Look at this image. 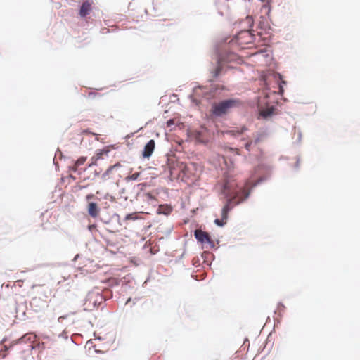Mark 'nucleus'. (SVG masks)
<instances>
[{"label": "nucleus", "instance_id": "f257e3e1", "mask_svg": "<svg viewBox=\"0 0 360 360\" xmlns=\"http://www.w3.org/2000/svg\"><path fill=\"white\" fill-rule=\"evenodd\" d=\"M221 192L227 199L233 198L235 204H239L248 198L249 193L245 190H237V184L233 176H225L221 187Z\"/></svg>", "mask_w": 360, "mask_h": 360}, {"label": "nucleus", "instance_id": "f03ea898", "mask_svg": "<svg viewBox=\"0 0 360 360\" xmlns=\"http://www.w3.org/2000/svg\"><path fill=\"white\" fill-rule=\"evenodd\" d=\"M243 102L238 98L224 100L212 105L211 112L216 117H221L229 112L231 109L242 106Z\"/></svg>", "mask_w": 360, "mask_h": 360}, {"label": "nucleus", "instance_id": "7ed1b4c3", "mask_svg": "<svg viewBox=\"0 0 360 360\" xmlns=\"http://www.w3.org/2000/svg\"><path fill=\"white\" fill-rule=\"evenodd\" d=\"M236 41L240 46L248 44L252 42L253 35L248 30H241L236 36Z\"/></svg>", "mask_w": 360, "mask_h": 360}, {"label": "nucleus", "instance_id": "20e7f679", "mask_svg": "<svg viewBox=\"0 0 360 360\" xmlns=\"http://www.w3.org/2000/svg\"><path fill=\"white\" fill-rule=\"evenodd\" d=\"M194 235L195 238L202 243H213L212 240L210 238V236L207 232H205L200 229H197L195 231Z\"/></svg>", "mask_w": 360, "mask_h": 360}, {"label": "nucleus", "instance_id": "39448f33", "mask_svg": "<svg viewBox=\"0 0 360 360\" xmlns=\"http://www.w3.org/2000/svg\"><path fill=\"white\" fill-rule=\"evenodd\" d=\"M93 1L86 0L84 1L79 9V15L82 18H85L93 10Z\"/></svg>", "mask_w": 360, "mask_h": 360}, {"label": "nucleus", "instance_id": "423d86ee", "mask_svg": "<svg viewBox=\"0 0 360 360\" xmlns=\"http://www.w3.org/2000/svg\"><path fill=\"white\" fill-rule=\"evenodd\" d=\"M108 150L98 149L96 151L95 155L91 158L90 163L88 165L89 167L96 165L98 160L103 159L104 155H107Z\"/></svg>", "mask_w": 360, "mask_h": 360}, {"label": "nucleus", "instance_id": "0eeeda50", "mask_svg": "<svg viewBox=\"0 0 360 360\" xmlns=\"http://www.w3.org/2000/svg\"><path fill=\"white\" fill-rule=\"evenodd\" d=\"M233 198H229L226 200V202L221 210V219L226 221L228 219V213L236 204Z\"/></svg>", "mask_w": 360, "mask_h": 360}, {"label": "nucleus", "instance_id": "6e6552de", "mask_svg": "<svg viewBox=\"0 0 360 360\" xmlns=\"http://www.w3.org/2000/svg\"><path fill=\"white\" fill-rule=\"evenodd\" d=\"M155 146V141L153 139L150 140L144 147V149L142 153L143 157L145 158H150L154 151Z\"/></svg>", "mask_w": 360, "mask_h": 360}, {"label": "nucleus", "instance_id": "1a4fd4ad", "mask_svg": "<svg viewBox=\"0 0 360 360\" xmlns=\"http://www.w3.org/2000/svg\"><path fill=\"white\" fill-rule=\"evenodd\" d=\"M87 211L91 217L96 218L99 214L100 209L96 202H89L88 204Z\"/></svg>", "mask_w": 360, "mask_h": 360}, {"label": "nucleus", "instance_id": "9d476101", "mask_svg": "<svg viewBox=\"0 0 360 360\" xmlns=\"http://www.w3.org/2000/svg\"><path fill=\"white\" fill-rule=\"evenodd\" d=\"M37 339V335L33 333H29L24 335L17 340V343L34 342Z\"/></svg>", "mask_w": 360, "mask_h": 360}, {"label": "nucleus", "instance_id": "9b49d317", "mask_svg": "<svg viewBox=\"0 0 360 360\" xmlns=\"http://www.w3.org/2000/svg\"><path fill=\"white\" fill-rule=\"evenodd\" d=\"M172 211V208L171 206L168 205H160L158 209V214H163L167 215L170 214Z\"/></svg>", "mask_w": 360, "mask_h": 360}, {"label": "nucleus", "instance_id": "f8f14e48", "mask_svg": "<svg viewBox=\"0 0 360 360\" xmlns=\"http://www.w3.org/2000/svg\"><path fill=\"white\" fill-rule=\"evenodd\" d=\"M86 160V157H80L77 159V160L75 162L74 165L72 167V170L76 172L77 168L84 165Z\"/></svg>", "mask_w": 360, "mask_h": 360}, {"label": "nucleus", "instance_id": "ddd939ff", "mask_svg": "<svg viewBox=\"0 0 360 360\" xmlns=\"http://www.w3.org/2000/svg\"><path fill=\"white\" fill-rule=\"evenodd\" d=\"M143 197H144V200L149 203H151L153 202H155L158 201L156 198L153 195H152L150 193H145L143 195Z\"/></svg>", "mask_w": 360, "mask_h": 360}, {"label": "nucleus", "instance_id": "4468645a", "mask_svg": "<svg viewBox=\"0 0 360 360\" xmlns=\"http://www.w3.org/2000/svg\"><path fill=\"white\" fill-rule=\"evenodd\" d=\"M190 169H191L190 166H188V165H182L181 172L183 173V177H187V178L189 177L188 172H189Z\"/></svg>", "mask_w": 360, "mask_h": 360}, {"label": "nucleus", "instance_id": "2eb2a0df", "mask_svg": "<svg viewBox=\"0 0 360 360\" xmlns=\"http://www.w3.org/2000/svg\"><path fill=\"white\" fill-rule=\"evenodd\" d=\"M222 70V65L221 64V62L219 61V60H218L217 61V68H215L214 72H213V75L214 77H217L219 75L221 71Z\"/></svg>", "mask_w": 360, "mask_h": 360}, {"label": "nucleus", "instance_id": "dca6fc26", "mask_svg": "<svg viewBox=\"0 0 360 360\" xmlns=\"http://www.w3.org/2000/svg\"><path fill=\"white\" fill-rule=\"evenodd\" d=\"M247 128L245 127H243L240 130H231L229 131V134H230L232 136H237L239 134H241L243 133V131H246Z\"/></svg>", "mask_w": 360, "mask_h": 360}, {"label": "nucleus", "instance_id": "f3484780", "mask_svg": "<svg viewBox=\"0 0 360 360\" xmlns=\"http://www.w3.org/2000/svg\"><path fill=\"white\" fill-rule=\"evenodd\" d=\"M121 166L120 163H116L113 165L110 166L106 170V173H110L115 168L120 167Z\"/></svg>", "mask_w": 360, "mask_h": 360}, {"label": "nucleus", "instance_id": "a211bd4d", "mask_svg": "<svg viewBox=\"0 0 360 360\" xmlns=\"http://www.w3.org/2000/svg\"><path fill=\"white\" fill-rule=\"evenodd\" d=\"M271 112L269 109L264 110L260 112V115L264 117L269 116Z\"/></svg>", "mask_w": 360, "mask_h": 360}, {"label": "nucleus", "instance_id": "6ab92c4d", "mask_svg": "<svg viewBox=\"0 0 360 360\" xmlns=\"http://www.w3.org/2000/svg\"><path fill=\"white\" fill-rule=\"evenodd\" d=\"M214 223L219 226H222L226 223V221L223 220L222 219H217L214 220Z\"/></svg>", "mask_w": 360, "mask_h": 360}, {"label": "nucleus", "instance_id": "aec40b11", "mask_svg": "<svg viewBox=\"0 0 360 360\" xmlns=\"http://www.w3.org/2000/svg\"><path fill=\"white\" fill-rule=\"evenodd\" d=\"M245 21L249 25V27H251L253 25V19L251 16H248L245 19Z\"/></svg>", "mask_w": 360, "mask_h": 360}, {"label": "nucleus", "instance_id": "412c9836", "mask_svg": "<svg viewBox=\"0 0 360 360\" xmlns=\"http://www.w3.org/2000/svg\"><path fill=\"white\" fill-rule=\"evenodd\" d=\"M135 219H136V217H134V214H129L125 217L126 220Z\"/></svg>", "mask_w": 360, "mask_h": 360}, {"label": "nucleus", "instance_id": "4be33fe9", "mask_svg": "<svg viewBox=\"0 0 360 360\" xmlns=\"http://www.w3.org/2000/svg\"><path fill=\"white\" fill-rule=\"evenodd\" d=\"M139 176V173H134L130 176V179L132 180H136L138 179Z\"/></svg>", "mask_w": 360, "mask_h": 360}, {"label": "nucleus", "instance_id": "5701e85b", "mask_svg": "<svg viewBox=\"0 0 360 360\" xmlns=\"http://www.w3.org/2000/svg\"><path fill=\"white\" fill-rule=\"evenodd\" d=\"M88 229L90 231H93L94 229H96V224H90V225H89Z\"/></svg>", "mask_w": 360, "mask_h": 360}, {"label": "nucleus", "instance_id": "b1692460", "mask_svg": "<svg viewBox=\"0 0 360 360\" xmlns=\"http://www.w3.org/2000/svg\"><path fill=\"white\" fill-rule=\"evenodd\" d=\"M94 198V194H91H91H88V195L86 196V199L87 200H91V199H92V198Z\"/></svg>", "mask_w": 360, "mask_h": 360}, {"label": "nucleus", "instance_id": "393cba45", "mask_svg": "<svg viewBox=\"0 0 360 360\" xmlns=\"http://www.w3.org/2000/svg\"><path fill=\"white\" fill-rule=\"evenodd\" d=\"M252 143V141L247 143L245 144V148H246L247 150H250V146H251Z\"/></svg>", "mask_w": 360, "mask_h": 360}, {"label": "nucleus", "instance_id": "a878e982", "mask_svg": "<svg viewBox=\"0 0 360 360\" xmlns=\"http://www.w3.org/2000/svg\"><path fill=\"white\" fill-rule=\"evenodd\" d=\"M131 298H129L127 302H126V304H127L129 302H131Z\"/></svg>", "mask_w": 360, "mask_h": 360}, {"label": "nucleus", "instance_id": "bb28decb", "mask_svg": "<svg viewBox=\"0 0 360 360\" xmlns=\"http://www.w3.org/2000/svg\"><path fill=\"white\" fill-rule=\"evenodd\" d=\"M280 91H281V93H282V92H283V89H282V87H281V86H280Z\"/></svg>", "mask_w": 360, "mask_h": 360}]
</instances>
